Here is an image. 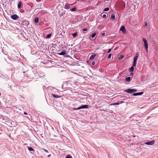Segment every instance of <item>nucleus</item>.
<instances>
[{
	"label": "nucleus",
	"mask_w": 158,
	"mask_h": 158,
	"mask_svg": "<svg viewBox=\"0 0 158 158\" xmlns=\"http://www.w3.org/2000/svg\"><path fill=\"white\" fill-rule=\"evenodd\" d=\"M44 149V151L45 152H48V151L47 150H46V149Z\"/></svg>",
	"instance_id": "473e14b6"
},
{
	"label": "nucleus",
	"mask_w": 158,
	"mask_h": 158,
	"mask_svg": "<svg viewBox=\"0 0 158 158\" xmlns=\"http://www.w3.org/2000/svg\"><path fill=\"white\" fill-rule=\"evenodd\" d=\"M139 54L138 52H137L136 53V56L134 57L133 59V66H136V61L139 56Z\"/></svg>",
	"instance_id": "7ed1b4c3"
},
{
	"label": "nucleus",
	"mask_w": 158,
	"mask_h": 158,
	"mask_svg": "<svg viewBox=\"0 0 158 158\" xmlns=\"http://www.w3.org/2000/svg\"><path fill=\"white\" fill-rule=\"evenodd\" d=\"M65 158H73L70 155H68Z\"/></svg>",
	"instance_id": "393cba45"
},
{
	"label": "nucleus",
	"mask_w": 158,
	"mask_h": 158,
	"mask_svg": "<svg viewBox=\"0 0 158 158\" xmlns=\"http://www.w3.org/2000/svg\"><path fill=\"white\" fill-rule=\"evenodd\" d=\"M95 63L93 61L92 63V65H94L95 64Z\"/></svg>",
	"instance_id": "72a5a7b5"
},
{
	"label": "nucleus",
	"mask_w": 158,
	"mask_h": 158,
	"mask_svg": "<svg viewBox=\"0 0 158 158\" xmlns=\"http://www.w3.org/2000/svg\"><path fill=\"white\" fill-rule=\"evenodd\" d=\"M111 56H112V54H110L108 56V59H110L111 57Z\"/></svg>",
	"instance_id": "cd10ccee"
},
{
	"label": "nucleus",
	"mask_w": 158,
	"mask_h": 158,
	"mask_svg": "<svg viewBox=\"0 0 158 158\" xmlns=\"http://www.w3.org/2000/svg\"><path fill=\"white\" fill-rule=\"evenodd\" d=\"M11 18L14 20H16L19 18V17L16 14H14L10 16Z\"/></svg>",
	"instance_id": "0eeeda50"
},
{
	"label": "nucleus",
	"mask_w": 158,
	"mask_h": 158,
	"mask_svg": "<svg viewBox=\"0 0 158 158\" xmlns=\"http://www.w3.org/2000/svg\"><path fill=\"white\" fill-rule=\"evenodd\" d=\"M27 148L30 151H32V152H31V153L33 154L35 152V150L32 147H30L29 146L27 147Z\"/></svg>",
	"instance_id": "9d476101"
},
{
	"label": "nucleus",
	"mask_w": 158,
	"mask_h": 158,
	"mask_svg": "<svg viewBox=\"0 0 158 158\" xmlns=\"http://www.w3.org/2000/svg\"><path fill=\"white\" fill-rule=\"evenodd\" d=\"M60 137L61 138H63V137H64V138H65V137L63 136V135H61L60 136Z\"/></svg>",
	"instance_id": "c9c22d12"
},
{
	"label": "nucleus",
	"mask_w": 158,
	"mask_h": 158,
	"mask_svg": "<svg viewBox=\"0 0 158 158\" xmlns=\"http://www.w3.org/2000/svg\"><path fill=\"white\" fill-rule=\"evenodd\" d=\"M72 35L74 38H75L76 37L77 35V32H75L74 33L72 34Z\"/></svg>",
	"instance_id": "4be33fe9"
},
{
	"label": "nucleus",
	"mask_w": 158,
	"mask_h": 158,
	"mask_svg": "<svg viewBox=\"0 0 158 158\" xmlns=\"http://www.w3.org/2000/svg\"><path fill=\"white\" fill-rule=\"evenodd\" d=\"M24 114L25 115H27V113L26 112H24Z\"/></svg>",
	"instance_id": "e433bc0d"
},
{
	"label": "nucleus",
	"mask_w": 158,
	"mask_h": 158,
	"mask_svg": "<svg viewBox=\"0 0 158 158\" xmlns=\"http://www.w3.org/2000/svg\"><path fill=\"white\" fill-rule=\"evenodd\" d=\"M88 108V106L87 105H82L77 108H74L73 109H87Z\"/></svg>",
	"instance_id": "423d86ee"
},
{
	"label": "nucleus",
	"mask_w": 158,
	"mask_h": 158,
	"mask_svg": "<svg viewBox=\"0 0 158 158\" xmlns=\"http://www.w3.org/2000/svg\"><path fill=\"white\" fill-rule=\"evenodd\" d=\"M142 40L144 43V46L146 49V51H148V44L147 41L144 38H143Z\"/></svg>",
	"instance_id": "39448f33"
},
{
	"label": "nucleus",
	"mask_w": 158,
	"mask_h": 158,
	"mask_svg": "<svg viewBox=\"0 0 158 158\" xmlns=\"http://www.w3.org/2000/svg\"><path fill=\"white\" fill-rule=\"evenodd\" d=\"M76 8L75 7H74L70 9V10L72 11H76Z\"/></svg>",
	"instance_id": "412c9836"
},
{
	"label": "nucleus",
	"mask_w": 158,
	"mask_h": 158,
	"mask_svg": "<svg viewBox=\"0 0 158 158\" xmlns=\"http://www.w3.org/2000/svg\"><path fill=\"white\" fill-rule=\"evenodd\" d=\"M137 90L135 89H128L126 90H124V92L127 93L132 94L136 92Z\"/></svg>",
	"instance_id": "f03ea898"
},
{
	"label": "nucleus",
	"mask_w": 158,
	"mask_h": 158,
	"mask_svg": "<svg viewBox=\"0 0 158 158\" xmlns=\"http://www.w3.org/2000/svg\"><path fill=\"white\" fill-rule=\"evenodd\" d=\"M111 49H110V48L108 50V52H107V53H108L110 52H111Z\"/></svg>",
	"instance_id": "c756f323"
},
{
	"label": "nucleus",
	"mask_w": 158,
	"mask_h": 158,
	"mask_svg": "<svg viewBox=\"0 0 158 158\" xmlns=\"http://www.w3.org/2000/svg\"><path fill=\"white\" fill-rule=\"evenodd\" d=\"M83 30L84 31H85L88 30V29L87 28H85L83 29Z\"/></svg>",
	"instance_id": "c85d7f7f"
},
{
	"label": "nucleus",
	"mask_w": 158,
	"mask_h": 158,
	"mask_svg": "<svg viewBox=\"0 0 158 158\" xmlns=\"http://www.w3.org/2000/svg\"><path fill=\"white\" fill-rule=\"evenodd\" d=\"M96 35V33H94L91 35V36L92 38H94L95 37Z\"/></svg>",
	"instance_id": "5701e85b"
},
{
	"label": "nucleus",
	"mask_w": 158,
	"mask_h": 158,
	"mask_svg": "<svg viewBox=\"0 0 158 158\" xmlns=\"http://www.w3.org/2000/svg\"><path fill=\"white\" fill-rule=\"evenodd\" d=\"M125 80L127 82H130L131 80V77H130L126 78Z\"/></svg>",
	"instance_id": "f3484780"
},
{
	"label": "nucleus",
	"mask_w": 158,
	"mask_h": 158,
	"mask_svg": "<svg viewBox=\"0 0 158 158\" xmlns=\"http://www.w3.org/2000/svg\"><path fill=\"white\" fill-rule=\"evenodd\" d=\"M37 73H35L33 71H30L28 73V76L30 78H33L36 77Z\"/></svg>",
	"instance_id": "f257e3e1"
},
{
	"label": "nucleus",
	"mask_w": 158,
	"mask_h": 158,
	"mask_svg": "<svg viewBox=\"0 0 158 158\" xmlns=\"http://www.w3.org/2000/svg\"><path fill=\"white\" fill-rule=\"evenodd\" d=\"M39 21V18H36L35 19L34 22L35 23H37Z\"/></svg>",
	"instance_id": "aec40b11"
},
{
	"label": "nucleus",
	"mask_w": 158,
	"mask_h": 158,
	"mask_svg": "<svg viewBox=\"0 0 158 158\" xmlns=\"http://www.w3.org/2000/svg\"><path fill=\"white\" fill-rule=\"evenodd\" d=\"M131 75H132L133 74V73H131Z\"/></svg>",
	"instance_id": "58836bf2"
},
{
	"label": "nucleus",
	"mask_w": 158,
	"mask_h": 158,
	"mask_svg": "<svg viewBox=\"0 0 158 158\" xmlns=\"http://www.w3.org/2000/svg\"><path fill=\"white\" fill-rule=\"evenodd\" d=\"M52 96L53 97L56 98H58L60 97V96L59 95H55L54 94H52Z\"/></svg>",
	"instance_id": "6ab92c4d"
},
{
	"label": "nucleus",
	"mask_w": 158,
	"mask_h": 158,
	"mask_svg": "<svg viewBox=\"0 0 158 158\" xmlns=\"http://www.w3.org/2000/svg\"><path fill=\"white\" fill-rule=\"evenodd\" d=\"M74 110H75L76 109H74Z\"/></svg>",
	"instance_id": "ea45409f"
},
{
	"label": "nucleus",
	"mask_w": 158,
	"mask_h": 158,
	"mask_svg": "<svg viewBox=\"0 0 158 158\" xmlns=\"http://www.w3.org/2000/svg\"><path fill=\"white\" fill-rule=\"evenodd\" d=\"M115 19V15L114 14H112L111 16V19L112 20H114Z\"/></svg>",
	"instance_id": "dca6fc26"
},
{
	"label": "nucleus",
	"mask_w": 158,
	"mask_h": 158,
	"mask_svg": "<svg viewBox=\"0 0 158 158\" xmlns=\"http://www.w3.org/2000/svg\"><path fill=\"white\" fill-rule=\"evenodd\" d=\"M119 103H114L112 104L111 105H119Z\"/></svg>",
	"instance_id": "7c9ffc66"
},
{
	"label": "nucleus",
	"mask_w": 158,
	"mask_h": 158,
	"mask_svg": "<svg viewBox=\"0 0 158 158\" xmlns=\"http://www.w3.org/2000/svg\"><path fill=\"white\" fill-rule=\"evenodd\" d=\"M105 33H103L101 34V35L103 36L105 35Z\"/></svg>",
	"instance_id": "f704fd0d"
},
{
	"label": "nucleus",
	"mask_w": 158,
	"mask_h": 158,
	"mask_svg": "<svg viewBox=\"0 0 158 158\" xmlns=\"http://www.w3.org/2000/svg\"><path fill=\"white\" fill-rule=\"evenodd\" d=\"M29 23L28 21L26 20H24L22 21L21 24L25 27H27Z\"/></svg>",
	"instance_id": "20e7f679"
},
{
	"label": "nucleus",
	"mask_w": 158,
	"mask_h": 158,
	"mask_svg": "<svg viewBox=\"0 0 158 158\" xmlns=\"http://www.w3.org/2000/svg\"><path fill=\"white\" fill-rule=\"evenodd\" d=\"M109 10V8L108 7H107L105 8L104 10V11H108Z\"/></svg>",
	"instance_id": "a878e982"
},
{
	"label": "nucleus",
	"mask_w": 158,
	"mask_h": 158,
	"mask_svg": "<svg viewBox=\"0 0 158 158\" xmlns=\"http://www.w3.org/2000/svg\"><path fill=\"white\" fill-rule=\"evenodd\" d=\"M97 54H96L95 53H93V54L90 57L89 59L90 60H93L94 58L95 57V56H96Z\"/></svg>",
	"instance_id": "9b49d317"
},
{
	"label": "nucleus",
	"mask_w": 158,
	"mask_h": 158,
	"mask_svg": "<svg viewBox=\"0 0 158 158\" xmlns=\"http://www.w3.org/2000/svg\"><path fill=\"white\" fill-rule=\"evenodd\" d=\"M135 66H133V65L129 69V71L130 72H133L134 70V67H135Z\"/></svg>",
	"instance_id": "4468645a"
},
{
	"label": "nucleus",
	"mask_w": 158,
	"mask_h": 158,
	"mask_svg": "<svg viewBox=\"0 0 158 158\" xmlns=\"http://www.w3.org/2000/svg\"><path fill=\"white\" fill-rule=\"evenodd\" d=\"M120 31H122L123 33H125L126 32L125 29V27L123 26H122L120 29Z\"/></svg>",
	"instance_id": "1a4fd4ad"
},
{
	"label": "nucleus",
	"mask_w": 158,
	"mask_h": 158,
	"mask_svg": "<svg viewBox=\"0 0 158 158\" xmlns=\"http://www.w3.org/2000/svg\"><path fill=\"white\" fill-rule=\"evenodd\" d=\"M145 26H147V23H145Z\"/></svg>",
	"instance_id": "4c0bfd02"
},
{
	"label": "nucleus",
	"mask_w": 158,
	"mask_h": 158,
	"mask_svg": "<svg viewBox=\"0 0 158 158\" xmlns=\"http://www.w3.org/2000/svg\"><path fill=\"white\" fill-rule=\"evenodd\" d=\"M124 57V56L123 55H121L120 56H119L118 58V59L119 60H121Z\"/></svg>",
	"instance_id": "b1692460"
},
{
	"label": "nucleus",
	"mask_w": 158,
	"mask_h": 158,
	"mask_svg": "<svg viewBox=\"0 0 158 158\" xmlns=\"http://www.w3.org/2000/svg\"><path fill=\"white\" fill-rule=\"evenodd\" d=\"M51 36V34H49L47 35L46 36V38H49Z\"/></svg>",
	"instance_id": "bb28decb"
},
{
	"label": "nucleus",
	"mask_w": 158,
	"mask_h": 158,
	"mask_svg": "<svg viewBox=\"0 0 158 158\" xmlns=\"http://www.w3.org/2000/svg\"><path fill=\"white\" fill-rule=\"evenodd\" d=\"M70 6L69 4H66L65 5L64 8L66 9H69L70 8Z\"/></svg>",
	"instance_id": "a211bd4d"
},
{
	"label": "nucleus",
	"mask_w": 158,
	"mask_h": 158,
	"mask_svg": "<svg viewBox=\"0 0 158 158\" xmlns=\"http://www.w3.org/2000/svg\"><path fill=\"white\" fill-rule=\"evenodd\" d=\"M22 4V2L21 1H19L18 4V8L19 9L21 8Z\"/></svg>",
	"instance_id": "2eb2a0df"
},
{
	"label": "nucleus",
	"mask_w": 158,
	"mask_h": 158,
	"mask_svg": "<svg viewBox=\"0 0 158 158\" xmlns=\"http://www.w3.org/2000/svg\"><path fill=\"white\" fill-rule=\"evenodd\" d=\"M67 54L68 53L67 52L63 51L59 53L58 54V55H67Z\"/></svg>",
	"instance_id": "ddd939ff"
},
{
	"label": "nucleus",
	"mask_w": 158,
	"mask_h": 158,
	"mask_svg": "<svg viewBox=\"0 0 158 158\" xmlns=\"http://www.w3.org/2000/svg\"><path fill=\"white\" fill-rule=\"evenodd\" d=\"M155 143V141L154 140L147 142L145 143V144L148 145H152Z\"/></svg>",
	"instance_id": "6e6552de"
},
{
	"label": "nucleus",
	"mask_w": 158,
	"mask_h": 158,
	"mask_svg": "<svg viewBox=\"0 0 158 158\" xmlns=\"http://www.w3.org/2000/svg\"><path fill=\"white\" fill-rule=\"evenodd\" d=\"M106 17V14H104L103 15L102 17L103 18H105Z\"/></svg>",
	"instance_id": "2f4dec72"
},
{
	"label": "nucleus",
	"mask_w": 158,
	"mask_h": 158,
	"mask_svg": "<svg viewBox=\"0 0 158 158\" xmlns=\"http://www.w3.org/2000/svg\"><path fill=\"white\" fill-rule=\"evenodd\" d=\"M143 93V92H140L138 93H135L133 94V95L134 96H137L138 95H141Z\"/></svg>",
	"instance_id": "f8f14e48"
}]
</instances>
